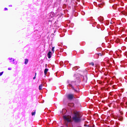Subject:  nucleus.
<instances>
[{"instance_id": "obj_1", "label": "nucleus", "mask_w": 127, "mask_h": 127, "mask_svg": "<svg viewBox=\"0 0 127 127\" xmlns=\"http://www.w3.org/2000/svg\"><path fill=\"white\" fill-rule=\"evenodd\" d=\"M81 114H80V113L77 112V111H74L73 115H72V120L73 122H74V123H80L81 121Z\"/></svg>"}, {"instance_id": "obj_2", "label": "nucleus", "mask_w": 127, "mask_h": 127, "mask_svg": "<svg viewBox=\"0 0 127 127\" xmlns=\"http://www.w3.org/2000/svg\"><path fill=\"white\" fill-rule=\"evenodd\" d=\"M64 122H67V123H70L72 121L71 116H64Z\"/></svg>"}, {"instance_id": "obj_3", "label": "nucleus", "mask_w": 127, "mask_h": 127, "mask_svg": "<svg viewBox=\"0 0 127 127\" xmlns=\"http://www.w3.org/2000/svg\"><path fill=\"white\" fill-rule=\"evenodd\" d=\"M67 98L69 100H72V99L75 98V96H74V94H68L67 95Z\"/></svg>"}, {"instance_id": "obj_4", "label": "nucleus", "mask_w": 127, "mask_h": 127, "mask_svg": "<svg viewBox=\"0 0 127 127\" xmlns=\"http://www.w3.org/2000/svg\"><path fill=\"white\" fill-rule=\"evenodd\" d=\"M52 56V53L51 52H49L48 54V58L49 59L51 58Z\"/></svg>"}, {"instance_id": "obj_5", "label": "nucleus", "mask_w": 127, "mask_h": 127, "mask_svg": "<svg viewBox=\"0 0 127 127\" xmlns=\"http://www.w3.org/2000/svg\"><path fill=\"white\" fill-rule=\"evenodd\" d=\"M98 20H99L100 22H102L103 20H104V18L103 17H99L98 18Z\"/></svg>"}, {"instance_id": "obj_6", "label": "nucleus", "mask_w": 127, "mask_h": 127, "mask_svg": "<svg viewBox=\"0 0 127 127\" xmlns=\"http://www.w3.org/2000/svg\"><path fill=\"white\" fill-rule=\"evenodd\" d=\"M9 60H12L13 64H16V63L14 62V61H15L14 59H12V58H9Z\"/></svg>"}, {"instance_id": "obj_7", "label": "nucleus", "mask_w": 127, "mask_h": 127, "mask_svg": "<svg viewBox=\"0 0 127 127\" xmlns=\"http://www.w3.org/2000/svg\"><path fill=\"white\" fill-rule=\"evenodd\" d=\"M47 72H48V69L46 68L44 70V74L45 75L47 74Z\"/></svg>"}, {"instance_id": "obj_8", "label": "nucleus", "mask_w": 127, "mask_h": 127, "mask_svg": "<svg viewBox=\"0 0 127 127\" xmlns=\"http://www.w3.org/2000/svg\"><path fill=\"white\" fill-rule=\"evenodd\" d=\"M27 63H28V59H25L24 64H25V65H26V64H27Z\"/></svg>"}, {"instance_id": "obj_9", "label": "nucleus", "mask_w": 127, "mask_h": 127, "mask_svg": "<svg viewBox=\"0 0 127 127\" xmlns=\"http://www.w3.org/2000/svg\"><path fill=\"white\" fill-rule=\"evenodd\" d=\"M43 86V85L42 84L40 85L39 86V90H42Z\"/></svg>"}, {"instance_id": "obj_10", "label": "nucleus", "mask_w": 127, "mask_h": 127, "mask_svg": "<svg viewBox=\"0 0 127 127\" xmlns=\"http://www.w3.org/2000/svg\"><path fill=\"white\" fill-rule=\"evenodd\" d=\"M103 5H104V4H98L99 7H102V6H103Z\"/></svg>"}, {"instance_id": "obj_11", "label": "nucleus", "mask_w": 127, "mask_h": 127, "mask_svg": "<svg viewBox=\"0 0 127 127\" xmlns=\"http://www.w3.org/2000/svg\"><path fill=\"white\" fill-rule=\"evenodd\" d=\"M119 121H123V117H120L119 118Z\"/></svg>"}, {"instance_id": "obj_12", "label": "nucleus", "mask_w": 127, "mask_h": 127, "mask_svg": "<svg viewBox=\"0 0 127 127\" xmlns=\"http://www.w3.org/2000/svg\"><path fill=\"white\" fill-rule=\"evenodd\" d=\"M54 47H53L52 49V52H53V53H54Z\"/></svg>"}, {"instance_id": "obj_13", "label": "nucleus", "mask_w": 127, "mask_h": 127, "mask_svg": "<svg viewBox=\"0 0 127 127\" xmlns=\"http://www.w3.org/2000/svg\"><path fill=\"white\" fill-rule=\"evenodd\" d=\"M32 116H35V111L32 113Z\"/></svg>"}, {"instance_id": "obj_14", "label": "nucleus", "mask_w": 127, "mask_h": 127, "mask_svg": "<svg viewBox=\"0 0 127 127\" xmlns=\"http://www.w3.org/2000/svg\"><path fill=\"white\" fill-rule=\"evenodd\" d=\"M90 64L92 66H94V63H91Z\"/></svg>"}, {"instance_id": "obj_15", "label": "nucleus", "mask_w": 127, "mask_h": 127, "mask_svg": "<svg viewBox=\"0 0 127 127\" xmlns=\"http://www.w3.org/2000/svg\"><path fill=\"white\" fill-rule=\"evenodd\" d=\"M3 74V72H0V76H1Z\"/></svg>"}, {"instance_id": "obj_16", "label": "nucleus", "mask_w": 127, "mask_h": 127, "mask_svg": "<svg viewBox=\"0 0 127 127\" xmlns=\"http://www.w3.org/2000/svg\"><path fill=\"white\" fill-rule=\"evenodd\" d=\"M122 13H123V14H124V15H126V12H125V11L122 12Z\"/></svg>"}, {"instance_id": "obj_17", "label": "nucleus", "mask_w": 127, "mask_h": 127, "mask_svg": "<svg viewBox=\"0 0 127 127\" xmlns=\"http://www.w3.org/2000/svg\"><path fill=\"white\" fill-rule=\"evenodd\" d=\"M35 79H36V76H34V77H33V80H35Z\"/></svg>"}, {"instance_id": "obj_18", "label": "nucleus", "mask_w": 127, "mask_h": 127, "mask_svg": "<svg viewBox=\"0 0 127 127\" xmlns=\"http://www.w3.org/2000/svg\"><path fill=\"white\" fill-rule=\"evenodd\" d=\"M4 10H7V8L5 7V8H4Z\"/></svg>"}, {"instance_id": "obj_19", "label": "nucleus", "mask_w": 127, "mask_h": 127, "mask_svg": "<svg viewBox=\"0 0 127 127\" xmlns=\"http://www.w3.org/2000/svg\"><path fill=\"white\" fill-rule=\"evenodd\" d=\"M37 74V73L36 72L35 73V77H36Z\"/></svg>"}, {"instance_id": "obj_20", "label": "nucleus", "mask_w": 127, "mask_h": 127, "mask_svg": "<svg viewBox=\"0 0 127 127\" xmlns=\"http://www.w3.org/2000/svg\"><path fill=\"white\" fill-rule=\"evenodd\" d=\"M98 55H100V56H102V54L99 53V54H98Z\"/></svg>"}, {"instance_id": "obj_21", "label": "nucleus", "mask_w": 127, "mask_h": 127, "mask_svg": "<svg viewBox=\"0 0 127 127\" xmlns=\"http://www.w3.org/2000/svg\"><path fill=\"white\" fill-rule=\"evenodd\" d=\"M8 70H11V68H8Z\"/></svg>"}, {"instance_id": "obj_22", "label": "nucleus", "mask_w": 127, "mask_h": 127, "mask_svg": "<svg viewBox=\"0 0 127 127\" xmlns=\"http://www.w3.org/2000/svg\"><path fill=\"white\" fill-rule=\"evenodd\" d=\"M125 41H127V38H126L125 39Z\"/></svg>"}, {"instance_id": "obj_23", "label": "nucleus", "mask_w": 127, "mask_h": 127, "mask_svg": "<svg viewBox=\"0 0 127 127\" xmlns=\"http://www.w3.org/2000/svg\"><path fill=\"white\" fill-rule=\"evenodd\" d=\"M61 114H62L63 115V112H61Z\"/></svg>"}, {"instance_id": "obj_24", "label": "nucleus", "mask_w": 127, "mask_h": 127, "mask_svg": "<svg viewBox=\"0 0 127 127\" xmlns=\"http://www.w3.org/2000/svg\"><path fill=\"white\" fill-rule=\"evenodd\" d=\"M71 106L73 107V106H74V104H71Z\"/></svg>"}, {"instance_id": "obj_25", "label": "nucleus", "mask_w": 127, "mask_h": 127, "mask_svg": "<svg viewBox=\"0 0 127 127\" xmlns=\"http://www.w3.org/2000/svg\"><path fill=\"white\" fill-rule=\"evenodd\" d=\"M62 63H63V62H61L60 63L61 65V64H62Z\"/></svg>"}, {"instance_id": "obj_26", "label": "nucleus", "mask_w": 127, "mask_h": 127, "mask_svg": "<svg viewBox=\"0 0 127 127\" xmlns=\"http://www.w3.org/2000/svg\"><path fill=\"white\" fill-rule=\"evenodd\" d=\"M75 68H76V67H73V69H75Z\"/></svg>"}, {"instance_id": "obj_27", "label": "nucleus", "mask_w": 127, "mask_h": 127, "mask_svg": "<svg viewBox=\"0 0 127 127\" xmlns=\"http://www.w3.org/2000/svg\"><path fill=\"white\" fill-rule=\"evenodd\" d=\"M63 119H64V115H63Z\"/></svg>"}, {"instance_id": "obj_28", "label": "nucleus", "mask_w": 127, "mask_h": 127, "mask_svg": "<svg viewBox=\"0 0 127 127\" xmlns=\"http://www.w3.org/2000/svg\"><path fill=\"white\" fill-rule=\"evenodd\" d=\"M9 6H12V5H9Z\"/></svg>"}, {"instance_id": "obj_29", "label": "nucleus", "mask_w": 127, "mask_h": 127, "mask_svg": "<svg viewBox=\"0 0 127 127\" xmlns=\"http://www.w3.org/2000/svg\"><path fill=\"white\" fill-rule=\"evenodd\" d=\"M68 106H71V105H70V104H68Z\"/></svg>"}, {"instance_id": "obj_30", "label": "nucleus", "mask_w": 127, "mask_h": 127, "mask_svg": "<svg viewBox=\"0 0 127 127\" xmlns=\"http://www.w3.org/2000/svg\"><path fill=\"white\" fill-rule=\"evenodd\" d=\"M63 127V126H62V127Z\"/></svg>"}]
</instances>
